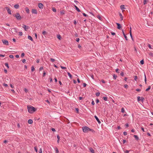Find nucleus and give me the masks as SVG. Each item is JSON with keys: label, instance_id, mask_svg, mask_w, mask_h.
I'll use <instances>...</instances> for the list:
<instances>
[{"label": "nucleus", "instance_id": "obj_54", "mask_svg": "<svg viewBox=\"0 0 153 153\" xmlns=\"http://www.w3.org/2000/svg\"><path fill=\"white\" fill-rule=\"evenodd\" d=\"M83 86L84 87H85L87 85V84L85 83H83Z\"/></svg>", "mask_w": 153, "mask_h": 153}, {"label": "nucleus", "instance_id": "obj_40", "mask_svg": "<svg viewBox=\"0 0 153 153\" xmlns=\"http://www.w3.org/2000/svg\"><path fill=\"white\" fill-rule=\"evenodd\" d=\"M144 100V98L143 97H141L140 101H142L143 102V100Z\"/></svg>", "mask_w": 153, "mask_h": 153}, {"label": "nucleus", "instance_id": "obj_47", "mask_svg": "<svg viewBox=\"0 0 153 153\" xmlns=\"http://www.w3.org/2000/svg\"><path fill=\"white\" fill-rule=\"evenodd\" d=\"M9 57L10 58L12 59L14 58V56L13 55H9Z\"/></svg>", "mask_w": 153, "mask_h": 153}, {"label": "nucleus", "instance_id": "obj_22", "mask_svg": "<svg viewBox=\"0 0 153 153\" xmlns=\"http://www.w3.org/2000/svg\"><path fill=\"white\" fill-rule=\"evenodd\" d=\"M67 74L68 75V76H69L70 78L71 79H72V76L71 74L69 72H68Z\"/></svg>", "mask_w": 153, "mask_h": 153}, {"label": "nucleus", "instance_id": "obj_56", "mask_svg": "<svg viewBox=\"0 0 153 153\" xmlns=\"http://www.w3.org/2000/svg\"><path fill=\"white\" fill-rule=\"evenodd\" d=\"M46 75V72L45 71H44L43 72V76L44 77Z\"/></svg>", "mask_w": 153, "mask_h": 153}, {"label": "nucleus", "instance_id": "obj_15", "mask_svg": "<svg viewBox=\"0 0 153 153\" xmlns=\"http://www.w3.org/2000/svg\"><path fill=\"white\" fill-rule=\"evenodd\" d=\"M133 136L137 140H139V138L137 135H134Z\"/></svg>", "mask_w": 153, "mask_h": 153}, {"label": "nucleus", "instance_id": "obj_58", "mask_svg": "<svg viewBox=\"0 0 153 153\" xmlns=\"http://www.w3.org/2000/svg\"><path fill=\"white\" fill-rule=\"evenodd\" d=\"M76 42H79V38H77L76 39Z\"/></svg>", "mask_w": 153, "mask_h": 153}, {"label": "nucleus", "instance_id": "obj_49", "mask_svg": "<svg viewBox=\"0 0 153 153\" xmlns=\"http://www.w3.org/2000/svg\"><path fill=\"white\" fill-rule=\"evenodd\" d=\"M124 87L126 88H128V86L127 84H125L124 85Z\"/></svg>", "mask_w": 153, "mask_h": 153}, {"label": "nucleus", "instance_id": "obj_57", "mask_svg": "<svg viewBox=\"0 0 153 153\" xmlns=\"http://www.w3.org/2000/svg\"><path fill=\"white\" fill-rule=\"evenodd\" d=\"M57 140H60V136H59V135H58L57 136Z\"/></svg>", "mask_w": 153, "mask_h": 153}, {"label": "nucleus", "instance_id": "obj_27", "mask_svg": "<svg viewBox=\"0 0 153 153\" xmlns=\"http://www.w3.org/2000/svg\"><path fill=\"white\" fill-rule=\"evenodd\" d=\"M31 69L32 71H33L35 70V68L33 66L31 67Z\"/></svg>", "mask_w": 153, "mask_h": 153}, {"label": "nucleus", "instance_id": "obj_8", "mask_svg": "<svg viewBox=\"0 0 153 153\" xmlns=\"http://www.w3.org/2000/svg\"><path fill=\"white\" fill-rule=\"evenodd\" d=\"M38 6L39 7L40 9H42L44 6L43 4L41 3H39Z\"/></svg>", "mask_w": 153, "mask_h": 153}, {"label": "nucleus", "instance_id": "obj_63", "mask_svg": "<svg viewBox=\"0 0 153 153\" xmlns=\"http://www.w3.org/2000/svg\"><path fill=\"white\" fill-rule=\"evenodd\" d=\"M10 86L11 87V88H13L14 87V86L13 85H12V84H10Z\"/></svg>", "mask_w": 153, "mask_h": 153}, {"label": "nucleus", "instance_id": "obj_52", "mask_svg": "<svg viewBox=\"0 0 153 153\" xmlns=\"http://www.w3.org/2000/svg\"><path fill=\"white\" fill-rule=\"evenodd\" d=\"M22 62L23 63H25L26 61V60L25 59H23L22 60Z\"/></svg>", "mask_w": 153, "mask_h": 153}, {"label": "nucleus", "instance_id": "obj_37", "mask_svg": "<svg viewBox=\"0 0 153 153\" xmlns=\"http://www.w3.org/2000/svg\"><path fill=\"white\" fill-rule=\"evenodd\" d=\"M55 150L56 151V153H59V151L58 149H57V148H55Z\"/></svg>", "mask_w": 153, "mask_h": 153}, {"label": "nucleus", "instance_id": "obj_43", "mask_svg": "<svg viewBox=\"0 0 153 153\" xmlns=\"http://www.w3.org/2000/svg\"><path fill=\"white\" fill-rule=\"evenodd\" d=\"M147 0H144L143 1L144 4H145L147 3Z\"/></svg>", "mask_w": 153, "mask_h": 153}, {"label": "nucleus", "instance_id": "obj_36", "mask_svg": "<svg viewBox=\"0 0 153 153\" xmlns=\"http://www.w3.org/2000/svg\"><path fill=\"white\" fill-rule=\"evenodd\" d=\"M3 85L5 87H8V85L5 83H4L3 84Z\"/></svg>", "mask_w": 153, "mask_h": 153}, {"label": "nucleus", "instance_id": "obj_19", "mask_svg": "<svg viewBox=\"0 0 153 153\" xmlns=\"http://www.w3.org/2000/svg\"><path fill=\"white\" fill-rule=\"evenodd\" d=\"M19 7V5L18 4H16L14 5V7L16 9H18Z\"/></svg>", "mask_w": 153, "mask_h": 153}, {"label": "nucleus", "instance_id": "obj_20", "mask_svg": "<svg viewBox=\"0 0 153 153\" xmlns=\"http://www.w3.org/2000/svg\"><path fill=\"white\" fill-rule=\"evenodd\" d=\"M120 8L122 10L125 9V8L124 7V5H121L120 6Z\"/></svg>", "mask_w": 153, "mask_h": 153}, {"label": "nucleus", "instance_id": "obj_16", "mask_svg": "<svg viewBox=\"0 0 153 153\" xmlns=\"http://www.w3.org/2000/svg\"><path fill=\"white\" fill-rule=\"evenodd\" d=\"M25 10H26V12L29 14V13H30V11H29V9L28 8V7H26L25 8Z\"/></svg>", "mask_w": 153, "mask_h": 153}, {"label": "nucleus", "instance_id": "obj_24", "mask_svg": "<svg viewBox=\"0 0 153 153\" xmlns=\"http://www.w3.org/2000/svg\"><path fill=\"white\" fill-rule=\"evenodd\" d=\"M151 89V86H148V88H147L146 90V91H148Z\"/></svg>", "mask_w": 153, "mask_h": 153}, {"label": "nucleus", "instance_id": "obj_60", "mask_svg": "<svg viewBox=\"0 0 153 153\" xmlns=\"http://www.w3.org/2000/svg\"><path fill=\"white\" fill-rule=\"evenodd\" d=\"M134 80H135V81H136L137 79V76H134Z\"/></svg>", "mask_w": 153, "mask_h": 153}, {"label": "nucleus", "instance_id": "obj_62", "mask_svg": "<svg viewBox=\"0 0 153 153\" xmlns=\"http://www.w3.org/2000/svg\"><path fill=\"white\" fill-rule=\"evenodd\" d=\"M43 69V67H40V68H39V70H40V71L42 70Z\"/></svg>", "mask_w": 153, "mask_h": 153}, {"label": "nucleus", "instance_id": "obj_48", "mask_svg": "<svg viewBox=\"0 0 153 153\" xmlns=\"http://www.w3.org/2000/svg\"><path fill=\"white\" fill-rule=\"evenodd\" d=\"M148 47L150 49H152V48H151V45L150 44H148Z\"/></svg>", "mask_w": 153, "mask_h": 153}, {"label": "nucleus", "instance_id": "obj_31", "mask_svg": "<svg viewBox=\"0 0 153 153\" xmlns=\"http://www.w3.org/2000/svg\"><path fill=\"white\" fill-rule=\"evenodd\" d=\"M140 97L139 96H138L137 97V101L138 102H139L140 101Z\"/></svg>", "mask_w": 153, "mask_h": 153}, {"label": "nucleus", "instance_id": "obj_10", "mask_svg": "<svg viewBox=\"0 0 153 153\" xmlns=\"http://www.w3.org/2000/svg\"><path fill=\"white\" fill-rule=\"evenodd\" d=\"M32 12L33 13L36 14H37V10L36 9H33L32 10Z\"/></svg>", "mask_w": 153, "mask_h": 153}, {"label": "nucleus", "instance_id": "obj_23", "mask_svg": "<svg viewBox=\"0 0 153 153\" xmlns=\"http://www.w3.org/2000/svg\"><path fill=\"white\" fill-rule=\"evenodd\" d=\"M52 10L53 12H56V9L55 7H52Z\"/></svg>", "mask_w": 153, "mask_h": 153}, {"label": "nucleus", "instance_id": "obj_41", "mask_svg": "<svg viewBox=\"0 0 153 153\" xmlns=\"http://www.w3.org/2000/svg\"><path fill=\"white\" fill-rule=\"evenodd\" d=\"M120 75L123 76H124V73L123 71H121V73L120 74Z\"/></svg>", "mask_w": 153, "mask_h": 153}, {"label": "nucleus", "instance_id": "obj_6", "mask_svg": "<svg viewBox=\"0 0 153 153\" xmlns=\"http://www.w3.org/2000/svg\"><path fill=\"white\" fill-rule=\"evenodd\" d=\"M2 41L4 45H9V42L7 40H2Z\"/></svg>", "mask_w": 153, "mask_h": 153}, {"label": "nucleus", "instance_id": "obj_45", "mask_svg": "<svg viewBox=\"0 0 153 153\" xmlns=\"http://www.w3.org/2000/svg\"><path fill=\"white\" fill-rule=\"evenodd\" d=\"M82 14H83V16H85V17H87V16L88 17V16L85 13H83Z\"/></svg>", "mask_w": 153, "mask_h": 153}, {"label": "nucleus", "instance_id": "obj_29", "mask_svg": "<svg viewBox=\"0 0 153 153\" xmlns=\"http://www.w3.org/2000/svg\"><path fill=\"white\" fill-rule=\"evenodd\" d=\"M144 76H145V79H144V80H145V83L146 84V83L147 79H146V75H145V73H144Z\"/></svg>", "mask_w": 153, "mask_h": 153}, {"label": "nucleus", "instance_id": "obj_1", "mask_svg": "<svg viewBox=\"0 0 153 153\" xmlns=\"http://www.w3.org/2000/svg\"><path fill=\"white\" fill-rule=\"evenodd\" d=\"M27 108L28 112L30 113H33L36 110V108H35L31 105H27Z\"/></svg>", "mask_w": 153, "mask_h": 153}, {"label": "nucleus", "instance_id": "obj_7", "mask_svg": "<svg viewBox=\"0 0 153 153\" xmlns=\"http://www.w3.org/2000/svg\"><path fill=\"white\" fill-rule=\"evenodd\" d=\"M116 24L117 25V29H118L120 30L122 28V26H121V25L120 24L117 23H116Z\"/></svg>", "mask_w": 153, "mask_h": 153}, {"label": "nucleus", "instance_id": "obj_25", "mask_svg": "<svg viewBox=\"0 0 153 153\" xmlns=\"http://www.w3.org/2000/svg\"><path fill=\"white\" fill-rule=\"evenodd\" d=\"M57 38L60 40H61V36L59 34L57 36Z\"/></svg>", "mask_w": 153, "mask_h": 153}, {"label": "nucleus", "instance_id": "obj_59", "mask_svg": "<svg viewBox=\"0 0 153 153\" xmlns=\"http://www.w3.org/2000/svg\"><path fill=\"white\" fill-rule=\"evenodd\" d=\"M51 130H52V131H54V132L55 131H56L55 129L54 128H52L51 129Z\"/></svg>", "mask_w": 153, "mask_h": 153}, {"label": "nucleus", "instance_id": "obj_61", "mask_svg": "<svg viewBox=\"0 0 153 153\" xmlns=\"http://www.w3.org/2000/svg\"><path fill=\"white\" fill-rule=\"evenodd\" d=\"M100 102L99 100V99H97L96 100V103H98Z\"/></svg>", "mask_w": 153, "mask_h": 153}, {"label": "nucleus", "instance_id": "obj_39", "mask_svg": "<svg viewBox=\"0 0 153 153\" xmlns=\"http://www.w3.org/2000/svg\"><path fill=\"white\" fill-rule=\"evenodd\" d=\"M60 13L61 15H64L65 14V12L64 11H62L60 12Z\"/></svg>", "mask_w": 153, "mask_h": 153}, {"label": "nucleus", "instance_id": "obj_32", "mask_svg": "<svg viewBox=\"0 0 153 153\" xmlns=\"http://www.w3.org/2000/svg\"><path fill=\"white\" fill-rule=\"evenodd\" d=\"M140 63L141 65H143L144 63V62L143 59L141 60L140 62Z\"/></svg>", "mask_w": 153, "mask_h": 153}, {"label": "nucleus", "instance_id": "obj_9", "mask_svg": "<svg viewBox=\"0 0 153 153\" xmlns=\"http://www.w3.org/2000/svg\"><path fill=\"white\" fill-rule=\"evenodd\" d=\"M5 8L7 10L8 13L10 14H11V10L10 8L8 7H6Z\"/></svg>", "mask_w": 153, "mask_h": 153}, {"label": "nucleus", "instance_id": "obj_28", "mask_svg": "<svg viewBox=\"0 0 153 153\" xmlns=\"http://www.w3.org/2000/svg\"><path fill=\"white\" fill-rule=\"evenodd\" d=\"M42 33L43 35H45L47 34V32H46L45 31H43L42 32Z\"/></svg>", "mask_w": 153, "mask_h": 153}, {"label": "nucleus", "instance_id": "obj_53", "mask_svg": "<svg viewBox=\"0 0 153 153\" xmlns=\"http://www.w3.org/2000/svg\"><path fill=\"white\" fill-rule=\"evenodd\" d=\"M34 149L36 152H37L38 150L36 147V146L34 147Z\"/></svg>", "mask_w": 153, "mask_h": 153}, {"label": "nucleus", "instance_id": "obj_50", "mask_svg": "<svg viewBox=\"0 0 153 153\" xmlns=\"http://www.w3.org/2000/svg\"><path fill=\"white\" fill-rule=\"evenodd\" d=\"M25 56V53H22L21 54V57H23Z\"/></svg>", "mask_w": 153, "mask_h": 153}, {"label": "nucleus", "instance_id": "obj_26", "mask_svg": "<svg viewBox=\"0 0 153 153\" xmlns=\"http://www.w3.org/2000/svg\"><path fill=\"white\" fill-rule=\"evenodd\" d=\"M113 77L114 79H116L117 77V76L115 74H114L113 75Z\"/></svg>", "mask_w": 153, "mask_h": 153}, {"label": "nucleus", "instance_id": "obj_33", "mask_svg": "<svg viewBox=\"0 0 153 153\" xmlns=\"http://www.w3.org/2000/svg\"><path fill=\"white\" fill-rule=\"evenodd\" d=\"M149 55L151 56L152 57H153V53L152 52H150L149 53Z\"/></svg>", "mask_w": 153, "mask_h": 153}, {"label": "nucleus", "instance_id": "obj_11", "mask_svg": "<svg viewBox=\"0 0 153 153\" xmlns=\"http://www.w3.org/2000/svg\"><path fill=\"white\" fill-rule=\"evenodd\" d=\"M122 30V32L123 33V35H124V37L125 38V39L126 40H128V39L127 37V36H126V35L125 33H124V32L123 30Z\"/></svg>", "mask_w": 153, "mask_h": 153}, {"label": "nucleus", "instance_id": "obj_4", "mask_svg": "<svg viewBox=\"0 0 153 153\" xmlns=\"http://www.w3.org/2000/svg\"><path fill=\"white\" fill-rule=\"evenodd\" d=\"M11 31L12 33L13 34H15L18 32L17 29L16 27L11 29Z\"/></svg>", "mask_w": 153, "mask_h": 153}, {"label": "nucleus", "instance_id": "obj_64", "mask_svg": "<svg viewBox=\"0 0 153 153\" xmlns=\"http://www.w3.org/2000/svg\"><path fill=\"white\" fill-rule=\"evenodd\" d=\"M129 151L126 150L125 152V153H129Z\"/></svg>", "mask_w": 153, "mask_h": 153}, {"label": "nucleus", "instance_id": "obj_12", "mask_svg": "<svg viewBox=\"0 0 153 153\" xmlns=\"http://www.w3.org/2000/svg\"><path fill=\"white\" fill-rule=\"evenodd\" d=\"M94 117L97 120V121L98 122V123L99 124H100L101 123L100 121V120L99 119H98V118L96 116H94Z\"/></svg>", "mask_w": 153, "mask_h": 153}, {"label": "nucleus", "instance_id": "obj_38", "mask_svg": "<svg viewBox=\"0 0 153 153\" xmlns=\"http://www.w3.org/2000/svg\"><path fill=\"white\" fill-rule=\"evenodd\" d=\"M121 112L122 113H124L125 112V110L124 108H122L121 109Z\"/></svg>", "mask_w": 153, "mask_h": 153}, {"label": "nucleus", "instance_id": "obj_35", "mask_svg": "<svg viewBox=\"0 0 153 153\" xmlns=\"http://www.w3.org/2000/svg\"><path fill=\"white\" fill-rule=\"evenodd\" d=\"M5 65L7 68H9L8 64V63H5Z\"/></svg>", "mask_w": 153, "mask_h": 153}, {"label": "nucleus", "instance_id": "obj_46", "mask_svg": "<svg viewBox=\"0 0 153 153\" xmlns=\"http://www.w3.org/2000/svg\"><path fill=\"white\" fill-rule=\"evenodd\" d=\"M50 59H51V60L52 62H54L55 61V59H54L51 58Z\"/></svg>", "mask_w": 153, "mask_h": 153}, {"label": "nucleus", "instance_id": "obj_18", "mask_svg": "<svg viewBox=\"0 0 153 153\" xmlns=\"http://www.w3.org/2000/svg\"><path fill=\"white\" fill-rule=\"evenodd\" d=\"M28 123L30 124H31L33 123V121L31 119H29L28 121Z\"/></svg>", "mask_w": 153, "mask_h": 153}, {"label": "nucleus", "instance_id": "obj_13", "mask_svg": "<svg viewBox=\"0 0 153 153\" xmlns=\"http://www.w3.org/2000/svg\"><path fill=\"white\" fill-rule=\"evenodd\" d=\"M74 6L75 7L76 10L78 12H80V9L75 5H74Z\"/></svg>", "mask_w": 153, "mask_h": 153}, {"label": "nucleus", "instance_id": "obj_17", "mask_svg": "<svg viewBox=\"0 0 153 153\" xmlns=\"http://www.w3.org/2000/svg\"><path fill=\"white\" fill-rule=\"evenodd\" d=\"M27 38L28 39H30L32 41H33V38L31 36H29V35L28 36V37H27Z\"/></svg>", "mask_w": 153, "mask_h": 153}, {"label": "nucleus", "instance_id": "obj_55", "mask_svg": "<svg viewBox=\"0 0 153 153\" xmlns=\"http://www.w3.org/2000/svg\"><path fill=\"white\" fill-rule=\"evenodd\" d=\"M119 70L118 69H117L116 70V71L117 73H119Z\"/></svg>", "mask_w": 153, "mask_h": 153}, {"label": "nucleus", "instance_id": "obj_5", "mask_svg": "<svg viewBox=\"0 0 153 153\" xmlns=\"http://www.w3.org/2000/svg\"><path fill=\"white\" fill-rule=\"evenodd\" d=\"M22 27L24 28L25 30L26 31H27V29L30 28V27L29 26H26L25 25H23Z\"/></svg>", "mask_w": 153, "mask_h": 153}, {"label": "nucleus", "instance_id": "obj_51", "mask_svg": "<svg viewBox=\"0 0 153 153\" xmlns=\"http://www.w3.org/2000/svg\"><path fill=\"white\" fill-rule=\"evenodd\" d=\"M60 67L62 69H66V68L65 67H63L62 66H60Z\"/></svg>", "mask_w": 153, "mask_h": 153}, {"label": "nucleus", "instance_id": "obj_3", "mask_svg": "<svg viewBox=\"0 0 153 153\" xmlns=\"http://www.w3.org/2000/svg\"><path fill=\"white\" fill-rule=\"evenodd\" d=\"M13 16L16 18L18 20H21V17L19 13H17L16 14H14Z\"/></svg>", "mask_w": 153, "mask_h": 153}, {"label": "nucleus", "instance_id": "obj_2", "mask_svg": "<svg viewBox=\"0 0 153 153\" xmlns=\"http://www.w3.org/2000/svg\"><path fill=\"white\" fill-rule=\"evenodd\" d=\"M82 129L83 131L85 133L88 132V131H91V129H90L87 126L83 127L82 128Z\"/></svg>", "mask_w": 153, "mask_h": 153}, {"label": "nucleus", "instance_id": "obj_14", "mask_svg": "<svg viewBox=\"0 0 153 153\" xmlns=\"http://www.w3.org/2000/svg\"><path fill=\"white\" fill-rule=\"evenodd\" d=\"M89 150L90 151V152H91L92 153H95L94 150H93V149L91 147L90 148H89Z\"/></svg>", "mask_w": 153, "mask_h": 153}, {"label": "nucleus", "instance_id": "obj_44", "mask_svg": "<svg viewBox=\"0 0 153 153\" xmlns=\"http://www.w3.org/2000/svg\"><path fill=\"white\" fill-rule=\"evenodd\" d=\"M23 35V33L22 32H19V35L20 36H22Z\"/></svg>", "mask_w": 153, "mask_h": 153}, {"label": "nucleus", "instance_id": "obj_30", "mask_svg": "<svg viewBox=\"0 0 153 153\" xmlns=\"http://www.w3.org/2000/svg\"><path fill=\"white\" fill-rule=\"evenodd\" d=\"M103 99L105 101H107V97H103Z\"/></svg>", "mask_w": 153, "mask_h": 153}, {"label": "nucleus", "instance_id": "obj_34", "mask_svg": "<svg viewBox=\"0 0 153 153\" xmlns=\"http://www.w3.org/2000/svg\"><path fill=\"white\" fill-rule=\"evenodd\" d=\"M97 18H98L100 20H101L102 18L99 15H97Z\"/></svg>", "mask_w": 153, "mask_h": 153}, {"label": "nucleus", "instance_id": "obj_42", "mask_svg": "<svg viewBox=\"0 0 153 153\" xmlns=\"http://www.w3.org/2000/svg\"><path fill=\"white\" fill-rule=\"evenodd\" d=\"M100 94V93L99 92H98L96 93V95L97 97H98L99 96Z\"/></svg>", "mask_w": 153, "mask_h": 153}, {"label": "nucleus", "instance_id": "obj_21", "mask_svg": "<svg viewBox=\"0 0 153 153\" xmlns=\"http://www.w3.org/2000/svg\"><path fill=\"white\" fill-rule=\"evenodd\" d=\"M119 16L121 19V20H123V18L122 15L121 13H119Z\"/></svg>", "mask_w": 153, "mask_h": 153}]
</instances>
